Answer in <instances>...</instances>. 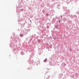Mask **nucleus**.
<instances>
[{
    "instance_id": "obj_1",
    "label": "nucleus",
    "mask_w": 79,
    "mask_h": 79,
    "mask_svg": "<svg viewBox=\"0 0 79 79\" xmlns=\"http://www.w3.org/2000/svg\"><path fill=\"white\" fill-rule=\"evenodd\" d=\"M20 36L21 37H23V34H21Z\"/></svg>"
},
{
    "instance_id": "obj_2",
    "label": "nucleus",
    "mask_w": 79,
    "mask_h": 79,
    "mask_svg": "<svg viewBox=\"0 0 79 79\" xmlns=\"http://www.w3.org/2000/svg\"><path fill=\"white\" fill-rule=\"evenodd\" d=\"M47 60V59H45V60H44V61L46 62V61Z\"/></svg>"
},
{
    "instance_id": "obj_3",
    "label": "nucleus",
    "mask_w": 79,
    "mask_h": 79,
    "mask_svg": "<svg viewBox=\"0 0 79 79\" xmlns=\"http://www.w3.org/2000/svg\"><path fill=\"white\" fill-rule=\"evenodd\" d=\"M47 15H48V14H46Z\"/></svg>"
},
{
    "instance_id": "obj_4",
    "label": "nucleus",
    "mask_w": 79,
    "mask_h": 79,
    "mask_svg": "<svg viewBox=\"0 0 79 79\" xmlns=\"http://www.w3.org/2000/svg\"><path fill=\"white\" fill-rule=\"evenodd\" d=\"M60 20H59V22H60Z\"/></svg>"
},
{
    "instance_id": "obj_5",
    "label": "nucleus",
    "mask_w": 79,
    "mask_h": 79,
    "mask_svg": "<svg viewBox=\"0 0 79 79\" xmlns=\"http://www.w3.org/2000/svg\"><path fill=\"white\" fill-rule=\"evenodd\" d=\"M30 22H31V20H30Z\"/></svg>"
}]
</instances>
